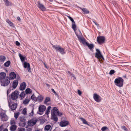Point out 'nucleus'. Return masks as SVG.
I'll use <instances>...</instances> for the list:
<instances>
[{
    "label": "nucleus",
    "mask_w": 131,
    "mask_h": 131,
    "mask_svg": "<svg viewBox=\"0 0 131 131\" xmlns=\"http://www.w3.org/2000/svg\"><path fill=\"white\" fill-rule=\"evenodd\" d=\"M58 111L57 108L55 107L53 108L51 111L52 119H53L54 121L56 122H57L58 120V118L56 115Z\"/></svg>",
    "instance_id": "obj_1"
},
{
    "label": "nucleus",
    "mask_w": 131,
    "mask_h": 131,
    "mask_svg": "<svg viewBox=\"0 0 131 131\" xmlns=\"http://www.w3.org/2000/svg\"><path fill=\"white\" fill-rule=\"evenodd\" d=\"M124 80L121 77H119L114 80V83L119 88L122 87L123 85Z\"/></svg>",
    "instance_id": "obj_2"
},
{
    "label": "nucleus",
    "mask_w": 131,
    "mask_h": 131,
    "mask_svg": "<svg viewBox=\"0 0 131 131\" xmlns=\"http://www.w3.org/2000/svg\"><path fill=\"white\" fill-rule=\"evenodd\" d=\"M52 47L56 51L59 52L61 54H64L66 53L64 49L58 45H52Z\"/></svg>",
    "instance_id": "obj_3"
},
{
    "label": "nucleus",
    "mask_w": 131,
    "mask_h": 131,
    "mask_svg": "<svg viewBox=\"0 0 131 131\" xmlns=\"http://www.w3.org/2000/svg\"><path fill=\"white\" fill-rule=\"evenodd\" d=\"M9 79L8 77H6L3 80H1V85L5 86L8 85L10 83Z\"/></svg>",
    "instance_id": "obj_4"
},
{
    "label": "nucleus",
    "mask_w": 131,
    "mask_h": 131,
    "mask_svg": "<svg viewBox=\"0 0 131 131\" xmlns=\"http://www.w3.org/2000/svg\"><path fill=\"white\" fill-rule=\"evenodd\" d=\"M8 106L12 110H14L16 109L17 105L16 103H13L11 100L8 101Z\"/></svg>",
    "instance_id": "obj_5"
},
{
    "label": "nucleus",
    "mask_w": 131,
    "mask_h": 131,
    "mask_svg": "<svg viewBox=\"0 0 131 131\" xmlns=\"http://www.w3.org/2000/svg\"><path fill=\"white\" fill-rule=\"evenodd\" d=\"M96 52L95 53V57L97 59L102 58L104 59V58L100 50L97 49H96Z\"/></svg>",
    "instance_id": "obj_6"
},
{
    "label": "nucleus",
    "mask_w": 131,
    "mask_h": 131,
    "mask_svg": "<svg viewBox=\"0 0 131 131\" xmlns=\"http://www.w3.org/2000/svg\"><path fill=\"white\" fill-rule=\"evenodd\" d=\"M75 34L78 38L80 41L84 45H87L88 43L86 42L84 38L81 37L80 35H78L77 33L75 32Z\"/></svg>",
    "instance_id": "obj_7"
},
{
    "label": "nucleus",
    "mask_w": 131,
    "mask_h": 131,
    "mask_svg": "<svg viewBox=\"0 0 131 131\" xmlns=\"http://www.w3.org/2000/svg\"><path fill=\"white\" fill-rule=\"evenodd\" d=\"M18 93L17 91H15L13 92L11 95V97L12 100H15L18 96Z\"/></svg>",
    "instance_id": "obj_8"
},
{
    "label": "nucleus",
    "mask_w": 131,
    "mask_h": 131,
    "mask_svg": "<svg viewBox=\"0 0 131 131\" xmlns=\"http://www.w3.org/2000/svg\"><path fill=\"white\" fill-rule=\"evenodd\" d=\"M0 118L3 121H6L8 119L7 116L5 113L3 112L0 113Z\"/></svg>",
    "instance_id": "obj_9"
},
{
    "label": "nucleus",
    "mask_w": 131,
    "mask_h": 131,
    "mask_svg": "<svg viewBox=\"0 0 131 131\" xmlns=\"http://www.w3.org/2000/svg\"><path fill=\"white\" fill-rule=\"evenodd\" d=\"M93 97L94 100L96 102H99L101 101V97L97 94H94L93 95Z\"/></svg>",
    "instance_id": "obj_10"
},
{
    "label": "nucleus",
    "mask_w": 131,
    "mask_h": 131,
    "mask_svg": "<svg viewBox=\"0 0 131 131\" xmlns=\"http://www.w3.org/2000/svg\"><path fill=\"white\" fill-rule=\"evenodd\" d=\"M97 41L99 43L101 44L103 43L105 40V37L103 36L98 37L97 38Z\"/></svg>",
    "instance_id": "obj_11"
},
{
    "label": "nucleus",
    "mask_w": 131,
    "mask_h": 131,
    "mask_svg": "<svg viewBox=\"0 0 131 131\" xmlns=\"http://www.w3.org/2000/svg\"><path fill=\"white\" fill-rule=\"evenodd\" d=\"M23 66L25 68L27 69L29 72H31L30 65L28 63L25 62L23 64Z\"/></svg>",
    "instance_id": "obj_12"
},
{
    "label": "nucleus",
    "mask_w": 131,
    "mask_h": 131,
    "mask_svg": "<svg viewBox=\"0 0 131 131\" xmlns=\"http://www.w3.org/2000/svg\"><path fill=\"white\" fill-rule=\"evenodd\" d=\"M69 122L68 121L63 120L61 121L60 123V125L61 127H65L68 125Z\"/></svg>",
    "instance_id": "obj_13"
},
{
    "label": "nucleus",
    "mask_w": 131,
    "mask_h": 131,
    "mask_svg": "<svg viewBox=\"0 0 131 131\" xmlns=\"http://www.w3.org/2000/svg\"><path fill=\"white\" fill-rule=\"evenodd\" d=\"M26 86V83L25 82H23L21 83L20 84L19 87V89L20 90L23 91L24 90Z\"/></svg>",
    "instance_id": "obj_14"
},
{
    "label": "nucleus",
    "mask_w": 131,
    "mask_h": 131,
    "mask_svg": "<svg viewBox=\"0 0 131 131\" xmlns=\"http://www.w3.org/2000/svg\"><path fill=\"white\" fill-rule=\"evenodd\" d=\"M37 6L42 10L45 11L46 10V8L40 2H38Z\"/></svg>",
    "instance_id": "obj_15"
},
{
    "label": "nucleus",
    "mask_w": 131,
    "mask_h": 131,
    "mask_svg": "<svg viewBox=\"0 0 131 131\" xmlns=\"http://www.w3.org/2000/svg\"><path fill=\"white\" fill-rule=\"evenodd\" d=\"M46 109V107L44 105L40 106L39 107V110L40 112L44 111Z\"/></svg>",
    "instance_id": "obj_16"
},
{
    "label": "nucleus",
    "mask_w": 131,
    "mask_h": 131,
    "mask_svg": "<svg viewBox=\"0 0 131 131\" xmlns=\"http://www.w3.org/2000/svg\"><path fill=\"white\" fill-rule=\"evenodd\" d=\"M18 84V80H15L13 82L12 84V87L14 89H15L17 87Z\"/></svg>",
    "instance_id": "obj_17"
},
{
    "label": "nucleus",
    "mask_w": 131,
    "mask_h": 131,
    "mask_svg": "<svg viewBox=\"0 0 131 131\" xmlns=\"http://www.w3.org/2000/svg\"><path fill=\"white\" fill-rule=\"evenodd\" d=\"M6 74L5 73L2 72L0 73V80H3L5 78Z\"/></svg>",
    "instance_id": "obj_18"
},
{
    "label": "nucleus",
    "mask_w": 131,
    "mask_h": 131,
    "mask_svg": "<svg viewBox=\"0 0 131 131\" xmlns=\"http://www.w3.org/2000/svg\"><path fill=\"white\" fill-rule=\"evenodd\" d=\"M9 77L10 79H14L16 78V74L14 72H12L9 74Z\"/></svg>",
    "instance_id": "obj_19"
},
{
    "label": "nucleus",
    "mask_w": 131,
    "mask_h": 131,
    "mask_svg": "<svg viewBox=\"0 0 131 131\" xmlns=\"http://www.w3.org/2000/svg\"><path fill=\"white\" fill-rule=\"evenodd\" d=\"M5 5L6 6H11L12 5V3L9 1L8 0H3Z\"/></svg>",
    "instance_id": "obj_20"
},
{
    "label": "nucleus",
    "mask_w": 131,
    "mask_h": 131,
    "mask_svg": "<svg viewBox=\"0 0 131 131\" xmlns=\"http://www.w3.org/2000/svg\"><path fill=\"white\" fill-rule=\"evenodd\" d=\"M17 126L16 125H12L10 127V130L12 131H14L16 129Z\"/></svg>",
    "instance_id": "obj_21"
},
{
    "label": "nucleus",
    "mask_w": 131,
    "mask_h": 131,
    "mask_svg": "<svg viewBox=\"0 0 131 131\" xmlns=\"http://www.w3.org/2000/svg\"><path fill=\"white\" fill-rule=\"evenodd\" d=\"M29 99L28 97H26L25 99L23 101V103L25 105H26L29 103Z\"/></svg>",
    "instance_id": "obj_22"
},
{
    "label": "nucleus",
    "mask_w": 131,
    "mask_h": 131,
    "mask_svg": "<svg viewBox=\"0 0 131 131\" xmlns=\"http://www.w3.org/2000/svg\"><path fill=\"white\" fill-rule=\"evenodd\" d=\"M19 125L20 126L24 127L26 125V123L25 122H20L19 123Z\"/></svg>",
    "instance_id": "obj_23"
},
{
    "label": "nucleus",
    "mask_w": 131,
    "mask_h": 131,
    "mask_svg": "<svg viewBox=\"0 0 131 131\" xmlns=\"http://www.w3.org/2000/svg\"><path fill=\"white\" fill-rule=\"evenodd\" d=\"M6 22L11 27H14L13 23L11 21H10L8 19H6Z\"/></svg>",
    "instance_id": "obj_24"
},
{
    "label": "nucleus",
    "mask_w": 131,
    "mask_h": 131,
    "mask_svg": "<svg viewBox=\"0 0 131 131\" xmlns=\"http://www.w3.org/2000/svg\"><path fill=\"white\" fill-rule=\"evenodd\" d=\"M80 9L83 12L84 14H87L89 13V11L85 8H80Z\"/></svg>",
    "instance_id": "obj_25"
},
{
    "label": "nucleus",
    "mask_w": 131,
    "mask_h": 131,
    "mask_svg": "<svg viewBox=\"0 0 131 131\" xmlns=\"http://www.w3.org/2000/svg\"><path fill=\"white\" fill-rule=\"evenodd\" d=\"M72 28L75 32H75L77 33L76 32L77 29L76 28V25L75 24V22L72 23Z\"/></svg>",
    "instance_id": "obj_26"
},
{
    "label": "nucleus",
    "mask_w": 131,
    "mask_h": 131,
    "mask_svg": "<svg viewBox=\"0 0 131 131\" xmlns=\"http://www.w3.org/2000/svg\"><path fill=\"white\" fill-rule=\"evenodd\" d=\"M31 92V90L29 88H27L25 90V92L26 94H30Z\"/></svg>",
    "instance_id": "obj_27"
},
{
    "label": "nucleus",
    "mask_w": 131,
    "mask_h": 131,
    "mask_svg": "<svg viewBox=\"0 0 131 131\" xmlns=\"http://www.w3.org/2000/svg\"><path fill=\"white\" fill-rule=\"evenodd\" d=\"M10 64V62L9 61H8L4 63V66L6 67H8L9 66Z\"/></svg>",
    "instance_id": "obj_28"
},
{
    "label": "nucleus",
    "mask_w": 131,
    "mask_h": 131,
    "mask_svg": "<svg viewBox=\"0 0 131 131\" xmlns=\"http://www.w3.org/2000/svg\"><path fill=\"white\" fill-rule=\"evenodd\" d=\"M51 126L50 125H46L45 127V130L48 131L51 128Z\"/></svg>",
    "instance_id": "obj_29"
},
{
    "label": "nucleus",
    "mask_w": 131,
    "mask_h": 131,
    "mask_svg": "<svg viewBox=\"0 0 131 131\" xmlns=\"http://www.w3.org/2000/svg\"><path fill=\"white\" fill-rule=\"evenodd\" d=\"M19 56L21 61L22 62H23L25 59V58L23 56L20 54H19Z\"/></svg>",
    "instance_id": "obj_30"
},
{
    "label": "nucleus",
    "mask_w": 131,
    "mask_h": 131,
    "mask_svg": "<svg viewBox=\"0 0 131 131\" xmlns=\"http://www.w3.org/2000/svg\"><path fill=\"white\" fill-rule=\"evenodd\" d=\"M6 59L5 57L3 56H0V61L1 62H4Z\"/></svg>",
    "instance_id": "obj_31"
},
{
    "label": "nucleus",
    "mask_w": 131,
    "mask_h": 131,
    "mask_svg": "<svg viewBox=\"0 0 131 131\" xmlns=\"http://www.w3.org/2000/svg\"><path fill=\"white\" fill-rule=\"evenodd\" d=\"M43 99V97L41 95L38 96L37 97V100L39 102H41Z\"/></svg>",
    "instance_id": "obj_32"
},
{
    "label": "nucleus",
    "mask_w": 131,
    "mask_h": 131,
    "mask_svg": "<svg viewBox=\"0 0 131 131\" xmlns=\"http://www.w3.org/2000/svg\"><path fill=\"white\" fill-rule=\"evenodd\" d=\"M51 107L50 106H48L47 108V109L46 111V112L45 113V114L47 115H48L50 112V110L51 108Z\"/></svg>",
    "instance_id": "obj_33"
},
{
    "label": "nucleus",
    "mask_w": 131,
    "mask_h": 131,
    "mask_svg": "<svg viewBox=\"0 0 131 131\" xmlns=\"http://www.w3.org/2000/svg\"><path fill=\"white\" fill-rule=\"evenodd\" d=\"M50 101V98L49 97H47L46 98L45 101H44V103L45 104H46L47 103Z\"/></svg>",
    "instance_id": "obj_34"
},
{
    "label": "nucleus",
    "mask_w": 131,
    "mask_h": 131,
    "mask_svg": "<svg viewBox=\"0 0 131 131\" xmlns=\"http://www.w3.org/2000/svg\"><path fill=\"white\" fill-rule=\"evenodd\" d=\"M89 48L90 49H92L94 47V46L93 44H89L88 43V44H87V45Z\"/></svg>",
    "instance_id": "obj_35"
},
{
    "label": "nucleus",
    "mask_w": 131,
    "mask_h": 131,
    "mask_svg": "<svg viewBox=\"0 0 131 131\" xmlns=\"http://www.w3.org/2000/svg\"><path fill=\"white\" fill-rule=\"evenodd\" d=\"M81 121H82L83 123L86 125H88L86 121L84 118H80Z\"/></svg>",
    "instance_id": "obj_36"
},
{
    "label": "nucleus",
    "mask_w": 131,
    "mask_h": 131,
    "mask_svg": "<svg viewBox=\"0 0 131 131\" xmlns=\"http://www.w3.org/2000/svg\"><path fill=\"white\" fill-rule=\"evenodd\" d=\"M10 124L12 125H16V122L15 120L14 119L11 120L10 121Z\"/></svg>",
    "instance_id": "obj_37"
},
{
    "label": "nucleus",
    "mask_w": 131,
    "mask_h": 131,
    "mask_svg": "<svg viewBox=\"0 0 131 131\" xmlns=\"http://www.w3.org/2000/svg\"><path fill=\"white\" fill-rule=\"evenodd\" d=\"M20 96L21 98H24L25 96V93L24 91L22 92L20 94Z\"/></svg>",
    "instance_id": "obj_38"
},
{
    "label": "nucleus",
    "mask_w": 131,
    "mask_h": 131,
    "mask_svg": "<svg viewBox=\"0 0 131 131\" xmlns=\"http://www.w3.org/2000/svg\"><path fill=\"white\" fill-rule=\"evenodd\" d=\"M121 128L125 131H128L127 129L125 127V126H121Z\"/></svg>",
    "instance_id": "obj_39"
},
{
    "label": "nucleus",
    "mask_w": 131,
    "mask_h": 131,
    "mask_svg": "<svg viewBox=\"0 0 131 131\" xmlns=\"http://www.w3.org/2000/svg\"><path fill=\"white\" fill-rule=\"evenodd\" d=\"M19 114V113H14V116L15 118L16 119H17Z\"/></svg>",
    "instance_id": "obj_40"
},
{
    "label": "nucleus",
    "mask_w": 131,
    "mask_h": 131,
    "mask_svg": "<svg viewBox=\"0 0 131 131\" xmlns=\"http://www.w3.org/2000/svg\"><path fill=\"white\" fill-rule=\"evenodd\" d=\"M67 17L70 20L72 21V23L75 22L73 19L71 17L69 16H67Z\"/></svg>",
    "instance_id": "obj_41"
},
{
    "label": "nucleus",
    "mask_w": 131,
    "mask_h": 131,
    "mask_svg": "<svg viewBox=\"0 0 131 131\" xmlns=\"http://www.w3.org/2000/svg\"><path fill=\"white\" fill-rule=\"evenodd\" d=\"M115 73V71L113 70H111L109 74L111 75L114 74Z\"/></svg>",
    "instance_id": "obj_42"
},
{
    "label": "nucleus",
    "mask_w": 131,
    "mask_h": 131,
    "mask_svg": "<svg viewBox=\"0 0 131 131\" xmlns=\"http://www.w3.org/2000/svg\"><path fill=\"white\" fill-rule=\"evenodd\" d=\"M108 128L106 127L105 126L102 127L101 128V130L102 131H105Z\"/></svg>",
    "instance_id": "obj_43"
},
{
    "label": "nucleus",
    "mask_w": 131,
    "mask_h": 131,
    "mask_svg": "<svg viewBox=\"0 0 131 131\" xmlns=\"http://www.w3.org/2000/svg\"><path fill=\"white\" fill-rule=\"evenodd\" d=\"M23 113L24 114V115H25L26 114V108H24L23 111Z\"/></svg>",
    "instance_id": "obj_44"
},
{
    "label": "nucleus",
    "mask_w": 131,
    "mask_h": 131,
    "mask_svg": "<svg viewBox=\"0 0 131 131\" xmlns=\"http://www.w3.org/2000/svg\"><path fill=\"white\" fill-rule=\"evenodd\" d=\"M20 120L21 121L20 122H24L25 120V119L23 117H20Z\"/></svg>",
    "instance_id": "obj_45"
},
{
    "label": "nucleus",
    "mask_w": 131,
    "mask_h": 131,
    "mask_svg": "<svg viewBox=\"0 0 131 131\" xmlns=\"http://www.w3.org/2000/svg\"><path fill=\"white\" fill-rule=\"evenodd\" d=\"M62 115V113L61 112H59V111H58L57 115L58 116H60Z\"/></svg>",
    "instance_id": "obj_46"
},
{
    "label": "nucleus",
    "mask_w": 131,
    "mask_h": 131,
    "mask_svg": "<svg viewBox=\"0 0 131 131\" xmlns=\"http://www.w3.org/2000/svg\"><path fill=\"white\" fill-rule=\"evenodd\" d=\"M18 131H25V129L24 128H18Z\"/></svg>",
    "instance_id": "obj_47"
},
{
    "label": "nucleus",
    "mask_w": 131,
    "mask_h": 131,
    "mask_svg": "<svg viewBox=\"0 0 131 131\" xmlns=\"http://www.w3.org/2000/svg\"><path fill=\"white\" fill-rule=\"evenodd\" d=\"M16 44L17 46H19L20 45V43L18 41H16Z\"/></svg>",
    "instance_id": "obj_48"
},
{
    "label": "nucleus",
    "mask_w": 131,
    "mask_h": 131,
    "mask_svg": "<svg viewBox=\"0 0 131 131\" xmlns=\"http://www.w3.org/2000/svg\"><path fill=\"white\" fill-rule=\"evenodd\" d=\"M31 99L32 100H35V96L34 94H33L31 97Z\"/></svg>",
    "instance_id": "obj_49"
},
{
    "label": "nucleus",
    "mask_w": 131,
    "mask_h": 131,
    "mask_svg": "<svg viewBox=\"0 0 131 131\" xmlns=\"http://www.w3.org/2000/svg\"><path fill=\"white\" fill-rule=\"evenodd\" d=\"M51 90L52 92L56 95L57 94V93L55 91L54 89H52Z\"/></svg>",
    "instance_id": "obj_50"
},
{
    "label": "nucleus",
    "mask_w": 131,
    "mask_h": 131,
    "mask_svg": "<svg viewBox=\"0 0 131 131\" xmlns=\"http://www.w3.org/2000/svg\"><path fill=\"white\" fill-rule=\"evenodd\" d=\"M3 128V125H2L0 126V131H2Z\"/></svg>",
    "instance_id": "obj_51"
},
{
    "label": "nucleus",
    "mask_w": 131,
    "mask_h": 131,
    "mask_svg": "<svg viewBox=\"0 0 131 131\" xmlns=\"http://www.w3.org/2000/svg\"><path fill=\"white\" fill-rule=\"evenodd\" d=\"M78 94L80 95L82 94V92L80 90H78Z\"/></svg>",
    "instance_id": "obj_52"
},
{
    "label": "nucleus",
    "mask_w": 131,
    "mask_h": 131,
    "mask_svg": "<svg viewBox=\"0 0 131 131\" xmlns=\"http://www.w3.org/2000/svg\"><path fill=\"white\" fill-rule=\"evenodd\" d=\"M11 91V90H7V95H8V94L10 93V92Z\"/></svg>",
    "instance_id": "obj_53"
},
{
    "label": "nucleus",
    "mask_w": 131,
    "mask_h": 131,
    "mask_svg": "<svg viewBox=\"0 0 131 131\" xmlns=\"http://www.w3.org/2000/svg\"><path fill=\"white\" fill-rule=\"evenodd\" d=\"M33 114H34V111H33V110H32V111L31 112V113H30V115L32 116V115H33Z\"/></svg>",
    "instance_id": "obj_54"
},
{
    "label": "nucleus",
    "mask_w": 131,
    "mask_h": 131,
    "mask_svg": "<svg viewBox=\"0 0 131 131\" xmlns=\"http://www.w3.org/2000/svg\"><path fill=\"white\" fill-rule=\"evenodd\" d=\"M32 129L30 128H28L26 129V131H32Z\"/></svg>",
    "instance_id": "obj_55"
},
{
    "label": "nucleus",
    "mask_w": 131,
    "mask_h": 131,
    "mask_svg": "<svg viewBox=\"0 0 131 131\" xmlns=\"http://www.w3.org/2000/svg\"><path fill=\"white\" fill-rule=\"evenodd\" d=\"M70 75L71 76H72L73 78H74V79H76L74 75V74H73L71 73V74Z\"/></svg>",
    "instance_id": "obj_56"
},
{
    "label": "nucleus",
    "mask_w": 131,
    "mask_h": 131,
    "mask_svg": "<svg viewBox=\"0 0 131 131\" xmlns=\"http://www.w3.org/2000/svg\"><path fill=\"white\" fill-rule=\"evenodd\" d=\"M36 122H37L36 121H35V122H33L32 121L31 122L33 124V125H35L36 124Z\"/></svg>",
    "instance_id": "obj_57"
},
{
    "label": "nucleus",
    "mask_w": 131,
    "mask_h": 131,
    "mask_svg": "<svg viewBox=\"0 0 131 131\" xmlns=\"http://www.w3.org/2000/svg\"><path fill=\"white\" fill-rule=\"evenodd\" d=\"M93 22L97 26H98L99 25V24H97L96 22H95L94 21H93Z\"/></svg>",
    "instance_id": "obj_58"
},
{
    "label": "nucleus",
    "mask_w": 131,
    "mask_h": 131,
    "mask_svg": "<svg viewBox=\"0 0 131 131\" xmlns=\"http://www.w3.org/2000/svg\"><path fill=\"white\" fill-rule=\"evenodd\" d=\"M17 18L18 20V21H20L21 19H20V18L19 17H17Z\"/></svg>",
    "instance_id": "obj_59"
},
{
    "label": "nucleus",
    "mask_w": 131,
    "mask_h": 131,
    "mask_svg": "<svg viewBox=\"0 0 131 131\" xmlns=\"http://www.w3.org/2000/svg\"><path fill=\"white\" fill-rule=\"evenodd\" d=\"M35 131H42V130L41 129H39L35 130Z\"/></svg>",
    "instance_id": "obj_60"
},
{
    "label": "nucleus",
    "mask_w": 131,
    "mask_h": 131,
    "mask_svg": "<svg viewBox=\"0 0 131 131\" xmlns=\"http://www.w3.org/2000/svg\"><path fill=\"white\" fill-rule=\"evenodd\" d=\"M118 92L121 94H122V91L121 90H119Z\"/></svg>",
    "instance_id": "obj_61"
},
{
    "label": "nucleus",
    "mask_w": 131,
    "mask_h": 131,
    "mask_svg": "<svg viewBox=\"0 0 131 131\" xmlns=\"http://www.w3.org/2000/svg\"><path fill=\"white\" fill-rule=\"evenodd\" d=\"M3 131H8V130L7 128H5L4 130Z\"/></svg>",
    "instance_id": "obj_62"
},
{
    "label": "nucleus",
    "mask_w": 131,
    "mask_h": 131,
    "mask_svg": "<svg viewBox=\"0 0 131 131\" xmlns=\"http://www.w3.org/2000/svg\"><path fill=\"white\" fill-rule=\"evenodd\" d=\"M44 65L45 66V67H46V68H47V66H46V64H45V63H44Z\"/></svg>",
    "instance_id": "obj_63"
},
{
    "label": "nucleus",
    "mask_w": 131,
    "mask_h": 131,
    "mask_svg": "<svg viewBox=\"0 0 131 131\" xmlns=\"http://www.w3.org/2000/svg\"><path fill=\"white\" fill-rule=\"evenodd\" d=\"M46 85L47 86H49V84H46Z\"/></svg>",
    "instance_id": "obj_64"
}]
</instances>
